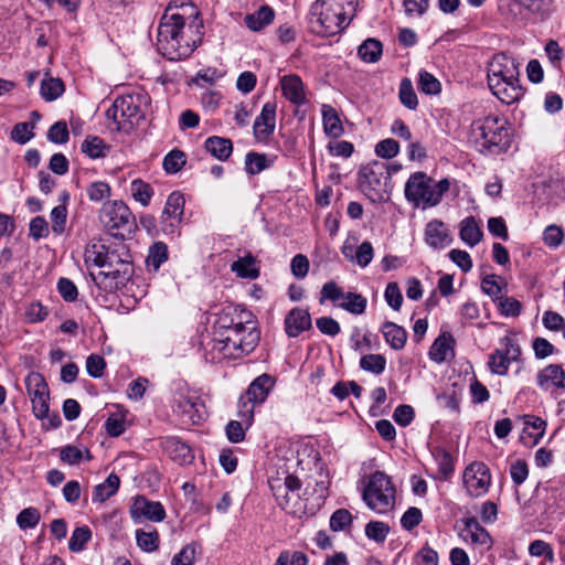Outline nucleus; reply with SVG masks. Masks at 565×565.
<instances>
[{"label": "nucleus", "mask_w": 565, "mask_h": 565, "mask_svg": "<svg viewBox=\"0 0 565 565\" xmlns=\"http://www.w3.org/2000/svg\"><path fill=\"white\" fill-rule=\"evenodd\" d=\"M203 22L190 0H171L160 20L158 51L170 61L189 57L201 44Z\"/></svg>", "instance_id": "f257e3e1"}, {"label": "nucleus", "mask_w": 565, "mask_h": 565, "mask_svg": "<svg viewBox=\"0 0 565 565\" xmlns=\"http://www.w3.org/2000/svg\"><path fill=\"white\" fill-rule=\"evenodd\" d=\"M260 334L254 321H244L228 308L222 310L213 326L212 339L205 347V359L212 363L238 359L250 353Z\"/></svg>", "instance_id": "f03ea898"}, {"label": "nucleus", "mask_w": 565, "mask_h": 565, "mask_svg": "<svg viewBox=\"0 0 565 565\" xmlns=\"http://www.w3.org/2000/svg\"><path fill=\"white\" fill-rule=\"evenodd\" d=\"M519 64L503 53L492 57L488 66V85L492 94L503 104L511 105L521 99L523 88L519 83Z\"/></svg>", "instance_id": "7ed1b4c3"}, {"label": "nucleus", "mask_w": 565, "mask_h": 565, "mask_svg": "<svg viewBox=\"0 0 565 565\" xmlns=\"http://www.w3.org/2000/svg\"><path fill=\"white\" fill-rule=\"evenodd\" d=\"M149 104L150 97L142 89L118 96L106 111L108 127L118 132L130 134L145 118Z\"/></svg>", "instance_id": "20e7f679"}, {"label": "nucleus", "mask_w": 565, "mask_h": 565, "mask_svg": "<svg viewBox=\"0 0 565 565\" xmlns=\"http://www.w3.org/2000/svg\"><path fill=\"white\" fill-rule=\"evenodd\" d=\"M134 273L130 255L124 245L110 248L106 255L102 269L92 271L94 282L106 292H114L122 288Z\"/></svg>", "instance_id": "39448f33"}, {"label": "nucleus", "mask_w": 565, "mask_h": 565, "mask_svg": "<svg viewBox=\"0 0 565 565\" xmlns=\"http://www.w3.org/2000/svg\"><path fill=\"white\" fill-rule=\"evenodd\" d=\"M471 129L480 152L499 153L510 147V134L503 117L488 115L476 119Z\"/></svg>", "instance_id": "423d86ee"}, {"label": "nucleus", "mask_w": 565, "mask_h": 565, "mask_svg": "<svg viewBox=\"0 0 565 565\" xmlns=\"http://www.w3.org/2000/svg\"><path fill=\"white\" fill-rule=\"evenodd\" d=\"M449 185L447 179L434 182L424 172H415L405 184V198L415 206H435L441 201L444 193L449 190Z\"/></svg>", "instance_id": "0eeeda50"}, {"label": "nucleus", "mask_w": 565, "mask_h": 565, "mask_svg": "<svg viewBox=\"0 0 565 565\" xmlns=\"http://www.w3.org/2000/svg\"><path fill=\"white\" fill-rule=\"evenodd\" d=\"M354 11V0H317L313 14L326 35H334L345 29Z\"/></svg>", "instance_id": "6e6552de"}, {"label": "nucleus", "mask_w": 565, "mask_h": 565, "mask_svg": "<svg viewBox=\"0 0 565 565\" xmlns=\"http://www.w3.org/2000/svg\"><path fill=\"white\" fill-rule=\"evenodd\" d=\"M362 498L367 508L376 513L384 514L395 507L396 489L386 473L375 471L369 477Z\"/></svg>", "instance_id": "1a4fd4ad"}, {"label": "nucleus", "mask_w": 565, "mask_h": 565, "mask_svg": "<svg viewBox=\"0 0 565 565\" xmlns=\"http://www.w3.org/2000/svg\"><path fill=\"white\" fill-rule=\"evenodd\" d=\"M172 412L181 425L191 427L204 419L205 405L195 391L181 387L173 395Z\"/></svg>", "instance_id": "9d476101"}, {"label": "nucleus", "mask_w": 565, "mask_h": 565, "mask_svg": "<svg viewBox=\"0 0 565 565\" xmlns=\"http://www.w3.org/2000/svg\"><path fill=\"white\" fill-rule=\"evenodd\" d=\"M99 221L114 236L124 237L135 226V217L126 203L119 200L107 202L99 212Z\"/></svg>", "instance_id": "9b49d317"}, {"label": "nucleus", "mask_w": 565, "mask_h": 565, "mask_svg": "<svg viewBox=\"0 0 565 565\" xmlns=\"http://www.w3.org/2000/svg\"><path fill=\"white\" fill-rule=\"evenodd\" d=\"M388 178V164L381 161H372L360 169L359 184L371 200H382Z\"/></svg>", "instance_id": "f8f14e48"}, {"label": "nucleus", "mask_w": 565, "mask_h": 565, "mask_svg": "<svg viewBox=\"0 0 565 565\" xmlns=\"http://www.w3.org/2000/svg\"><path fill=\"white\" fill-rule=\"evenodd\" d=\"M274 383L270 375L262 374L249 384L247 391L239 397L238 407H241V414L245 417L246 423L254 419L255 407L266 401Z\"/></svg>", "instance_id": "ddd939ff"}, {"label": "nucleus", "mask_w": 565, "mask_h": 565, "mask_svg": "<svg viewBox=\"0 0 565 565\" xmlns=\"http://www.w3.org/2000/svg\"><path fill=\"white\" fill-rule=\"evenodd\" d=\"M331 300L338 302V306L352 315H362L367 305V300L361 294L344 292L334 281H329L322 286L320 302Z\"/></svg>", "instance_id": "4468645a"}, {"label": "nucleus", "mask_w": 565, "mask_h": 565, "mask_svg": "<svg viewBox=\"0 0 565 565\" xmlns=\"http://www.w3.org/2000/svg\"><path fill=\"white\" fill-rule=\"evenodd\" d=\"M24 383L34 416L40 419L45 418L49 414L50 393L44 377L38 372H30Z\"/></svg>", "instance_id": "2eb2a0df"}, {"label": "nucleus", "mask_w": 565, "mask_h": 565, "mask_svg": "<svg viewBox=\"0 0 565 565\" xmlns=\"http://www.w3.org/2000/svg\"><path fill=\"white\" fill-rule=\"evenodd\" d=\"M491 483L490 470L481 461L471 462L463 472V486L469 495L478 498L488 492Z\"/></svg>", "instance_id": "dca6fc26"}, {"label": "nucleus", "mask_w": 565, "mask_h": 565, "mask_svg": "<svg viewBox=\"0 0 565 565\" xmlns=\"http://www.w3.org/2000/svg\"><path fill=\"white\" fill-rule=\"evenodd\" d=\"M184 211V198L183 195L174 191L170 193L167 199L164 209L162 211V231L166 234H174L179 224L181 223V218Z\"/></svg>", "instance_id": "f3484780"}, {"label": "nucleus", "mask_w": 565, "mask_h": 565, "mask_svg": "<svg viewBox=\"0 0 565 565\" xmlns=\"http://www.w3.org/2000/svg\"><path fill=\"white\" fill-rule=\"evenodd\" d=\"M276 102H267L263 105L260 114L256 117L253 125V134L257 141L267 142L275 132L276 128Z\"/></svg>", "instance_id": "a211bd4d"}, {"label": "nucleus", "mask_w": 565, "mask_h": 565, "mask_svg": "<svg viewBox=\"0 0 565 565\" xmlns=\"http://www.w3.org/2000/svg\"><path fill=\"white\" fill-rule=\"evenodd\" d=\"M130 515L136 523L141 522L142 520L161 522L166 518V510L160 502L150 501L140 495L135 498L130 508Z\"/></svg>", "instance_id": "6ab92c4d"}, {"label": "nucleus", "mask_w": 565, "mask_h": 565, "mask_svg": "<svg viewBox=\"0 0 565 565\" xmlns=\"http://www.w3.org/2000/svg\"><path fill=\"white\" fill-rule=\"evenodd\" d=\"M341 253L348 262L355 264L361 268L367 267L374 257L372 243L364 241L358 246L356 238H348L341 247Z\"/></svg>", "instance_id": "aec40b11"}, {"label": "nucleus", "mask_w": 565, "mask_h": 565, "mask_svg": "<svg viewBox=\"0 0 565 565\" xmlns=\"http://www.w3.org/2000/svg\"><path fill=\"white\" fill-rule=\"evenodd\" d=\"M424 241L430 248L439 250L452 243V236L448 226L443 221L435 218L426 224Z\"/></svg>", "instance_id": "412c9836"}, {"label": "nucleus", "mask_w": 565, "mask_h": 565, "mask_svg": "<svg viewBox=\"0 0 565 565\" xmlns=\"http://www.w3.org/2000/svg\"><path fill=\"white\" fill-rule=\"evenodd\" d=\"M460 537L467 543L484 548H490L492 545V539L489 532L482 527L473 516L463 520V529L460 532Z\"/></svg>", "instance_id": "4be33fe9"}, {"label": "nucleus", "mask_w": 565, "mask_h": 565, "mask_svg": "<svg viewBox=\"0 0 565 565\" xmlns=\"http://www.w3.org/2000/svg\"><path fill=\"white\" fill-rule=\"evenodd\" d=\"M524 427L521 434V441L526 447L536 446L543 438L546 429V422L535 415L523 416Z\"/></svg>", "instance_id": "5701e85b"}, {"label": "nucleus", "mask_w": 565, "mask_h": 565, "mask_svg": "<svg viewBox=\"0 0 565 565\" xmlns=\"http://www.w3.org/2000/svg\"><path fill=\"white\" fill-rule=\"evenodd\" d=\"M163 451L177 463H191L194 456L191 448L177 437H166L160 440Z\"/></svg>", "instance_id": "b1692460"}, {"label": "nucleus", "mask_w": 565, "mask_h": 565, "mask_svg": "<svg viewBox=\"0 0 565 565\" xmlns=\"http://www.w3.org/2000/svg\"><path fill=\"white\" fill-rule=\"evenodd\" d=\"M284 327L288 337L296 338L311 328L310 313L306 309L294 308L286 316Z\"/></svg>", "instance_id": "393cba45"}, {"label": "nucleus", "mask_w": 565, "mask_h": 565, "mask_svg": "<svg viewBox=\"0 0 565 565\" xmlns=\"http://www.w3.org/2000/svg\"><path fill=\"white\" fill-rule=\"evenodd\" d=\"M284 97L291 104L300 106L306 103L305 85L300 76L296 74L285 75L280 78Z\"/></svg>", "instance_id": "a878e982"}, {"label": "nucleus", "mask_w": 565, "mask_h": 565, "mask_svg": "<svg viewBox=\"0 0 565 565\" xmlns=\"http://www.w3.org/2000/svg\"><path fill=\"white\" fill-rule=\"evenodd\" d=\"M536 382L544 391L565 388V372L561 365L550 364L537 373Z\"/></svg>", "instance_id": "bb28decb"}, {"label": "nucleus", "mask_w": 565, "mask_h": 565, "mask_svg": "<svg viewBox=\"0 0 565 565\" xmlns=\"http://www.w3.org/2000/svg\"><path fill=\"white\" fill-rule=\"evenodd\" d=\"M275 11L269 6H262L257 11L246 14L245 25L253 32H259L273 23Z\"/></svg>", "instance_id": "cd10ccee"}, {"label": "nucleus", "mask_w": 565, "mask_h": 565, "mask_svg": "<svg viewBox=\"0 0 565 565\" xmlns=\"http://www.w3.org/2000/svg\"><path fill=\"white\" fill-rule=\"evenodd\" d=\"M204 147L211 156L220 161H226L233 151L231 139L218 136L209 137L204 142Z\"/></svg>", "instance_id": "c85d7f7f"}, {"label": "nucleus", "mask_w": 565, "mask_h": 565, "mask_svg": "<svg viewBox=\"0 0 565 565\" xmlns=\"http://www.w3.org/2000/svg\"><path fill=\"white\" fill-rule=\"evenodd\" d=\"M231 270L241 278L256 279L259 276V267L257 266V260L249 253L233 262L231 265Z\"/></svg>", "instance_id": "c756f323"}, {"label": "nucleus", "mask_w": 565, "mask_h": 565, "mask_svg": "<svg viewBox=\"0 0 565 565\" xmlns=\"http://www.w3.org/2000/svg\"><path fill=\"white\" fill-rule=\"evenodd\" d=\"M382 333L386 343L394 350H401L405 347L407 332L404 328L394 322H385L382 326Z\"/></svg>", "instance_id": "7c9ffc66"}, {"label": "nucleus", "mask_w": 565, "mask_h": 565, "mask_svg": "<svg viewBox=\"0 0 565 565\" xmlns=\"http://www.w3.org/2000/svg\"><path fill=\"white\" fill-rule=\"evenodd\" d=\"M459 236L468 246H476L482 238V231L473 216L463 218L460 222Z\"/></svg>", "instance_id": "2f4dec72"}, {"label": "nucleus", "mask_w": 565, "mask_h": 565, "mask_svg": "<svg viewBox=\"0 0 565 565\" xmlns=\"http://www.w3.org/2000/svg\"><path fill=\"white\" fill-rule=\"evenodd\" d=\"M322 122L326 135L338 138L343 134V126L337 110L330 105H322Z\"/></svg>", "instance_id": "473e14b6"}, {"label": "nucleus", "mask_w": 565, "mask_h": 565, "mask_svg": "<svg viewBox=\"0 0 565 565\" xmlns=\"http://www.w3.org/2000/svg\"><path fill=\"white\" fill-rule=\"evenodd\" d=\"M383 54V44L380 40L369 38L364 40L358 47V56L364 63H376Z\"/></svg>", "instance_id": "72a5a7b5"}, {"label": "nucleus", "mask_w": 565, "mask_h": 565, "mask_svg": "<svg viewBox=\"0 0 565 565\" xmlns=\"http://www.w3.org/2000/svg\"><path fill=\"white\" fill-rule=\"evenodd\" d=\"M119 484V477L115 473H110L104 482L95 486L92 494L93 501L99 503L105 502L118 491Z\"/></svg>", "instance_id": "f704fd0d"}, {"label": "nucleus", "mask_w": 565, "mask_h": 565, "mask_svg": "<svg viewBox=\"0 0 565 565\" xmlns=\"http://www.w3.org/2000/svg\"><path fill=\"white\" fill-rule=\"evenodd\" d=\"M60 459L66 465L75 466L82 460L90 461L93 456L84 446L66 445L60 449Z\"/></svg>", "instance_id": "c9c22d12"}, {"label": "nucleus", "mask_w": 565, "mask_h": 565, "mask_svg": "<svg viewBox=\"0 0 565 565\" xmlns=\"http://www.w3.org/2000/svg\"><path fill=\"white\" fill-rule=\"evenodd\" d=\"M110 247L100 241H92L85 249V262L102 269Z\"/></svg>", "instance_id": "e433bc0d"}, {"label": "nucleus", "mask_w": 565, "mask_h": 565, "mask_svg": "<svg viewBox=\"0 0 565 565\" xmlns=\"http://www.w3.org/2000/svg\"><path fill=\"white\" fill-rule=\"evenodd\" d=\"M269 487L278 505L288 513H296L292 500L298 499V494L295 495L290 491H284V487L280 484V479L278 478L269 480Z\"/></svg>", "instance_id": "4c0bfd02"}, {"label": "nucleus", "mask_w": 565, "mask_h": 565, "mask_svg": "<svg viewBox=\"0 0 565 565\" xmlns=\"http://www.w3.org/2000/svg\"><path fill=\"white\" fill-rule=\"evenodd\" d=\"M452 338L450 334L448 335H439L429 350L430 360L441 363L447 360V358L452 353L451 349Z\"/></svg>", "instance_id": "58836bf2"}, {"label": "nucleus", "mask_w": 565, "mask_h": 565, "mask_svg": "<svg viewBox=\"0 0 565 565\" xmlns=\"http://www.w3.org/2000/svg\"><path fill=\"white\" fill-rule=\"evenodd\" d=\"M237 416L239 420H231L226 427V437L231 443L237 444L244 440L245 431L250 427L253 419L249 423L245 422V417L241 414V407H238Z\"/></svg>", "instance_id": "ea45409f"}, {"label": "nucleus", "mask_w": 565, "mask_h": 565, "mask_svg": "<svg viewBox=\"0 0 565 565\" xmlns=\"http://www.w3.org/2000/svg\"><path fill=\"white\" fill-rule=\"evenodd\" d=\"M273 162L267 154L252 151L245 156V170L248 174L255 175L271 167Z\"/></svg>", "instance_id": "a19ab883"}, {"label": "nucleus", "mask_w": 565, "mask_h": 565, "mask_svg": "<svg viewBox=\"0 0 565 565\" xmlns=\"http://www.w3.org/2000/svg\"><path fill=\"white\" fill-rule=\"evenodd\" d=\"M168 260V246L163 242H157L149 247L146 258L148 269L157 271Z\"/></svg>", "instance_id": "79ce46f5"}, {"label": "nucleus", "mask_w": 565, "mask_h": 565, "mask_svg": "<svg viewBox=\"0 0 565 565\" xmlns=\"http://www.w3.org/2000/svg\"><path fill=\"white\" fill-rule=\"evenodd\" d=\"M130 193L142 206H148L153 196V189L143 180L136 179L130 183Z\"/></svg>", "instance_id": "37998d69"}, {"label": "nucleus", "mask_w": 565, "mask_h": 565, "mask_svg": "<svg viewBox=\"0 0 565 565\" xmlns=\"http://www.w3.org/2000/svg\"><path fill=\"white\" fill-rule=\"evenodd\" d=\"M398 98L399 102L405 106L406 108L411 110H415L418 106V99L417 95L414 90L412 81L407 77H404L401 81L399 89H398Z\"/></svg>", "instance_id": "c03bdc74"}, {"label": "nucleus", "mask_w": 565, "mask_h": 565, "mask_svg": "<svg viewBox=\"0 0 565 565\" xmlns=\"http://www.w3.org/2000/svg\"><path fill=\"white\" fill-rule=\"evenodd\" d=\"M64 92V84L60 78L47 77L41 83V96L52 102L58 98Z\"/></svg>", "instance_id": "a18cd8bd"}, {"label": "nucleus", "mask_w": 565, "mask_h": 565, "mask_svg": "<svg viewBox=\"0 0 565 565\" xmlns=\"http://www.w3.org/2000/svg\"><path fill=\"white\" fill-rule=\"evenodd\" d=\"M108 148L99 137H87L82 143V151L90 159H98L106 156Z\"/></svg>", "instance_id": "49530a36"}, {"label": "nucleus", "mask_w": 565, "mask_h": 565, "mask_svg": "<svg viewBox=\"0 0 565 565\" xmlns=\"http://www.w3.org/2000/svg\"><path fill=\"white\" fill-rule=\"evenodd\" d=\"M385 366L386 360L382 354H366L360 359V367L375 375L383 373Z\"/></svg>", "instance_id": "de8ad7c7"}, {"label": "nucleus", "mask_w": 565, "mask_h": 565, "mask_svg": "<svg viewBox=\"0 0 565 565\" xmlns=\"http://www.w3.org/2000/svg\"><path fill=\"white\" fill-rule=\"evenodd\" d=\"M49 316V309L40 301L30 302L24 309V319L28 323H40Z\"/></svg>", "instance_id": "09e8293b"}, {"label": "nucleus", "mask_w": 565, "mask_h": 565, "mask_svg": "<svg viewBox=\"0 0 565 565\" xmlns=\"http://www.w3.org/2000/svg\"><path fill=\"white\" fill-rule=\"evenodd\" d=\"M92 539V531L88 526L83 525L76 527L68 541V548L72 552H81L85 544Z\"/></svg>", "instance_id": "8fccbe9b"}, {"label": "nucleus", "mask_w": 565, "mask_h": 565, "mask_svg": "<svg viewBox=\"0 0 565 565\" xmlns=\"http://www.w3.org/2000/svg\"><path fill=\"white\" fill-rule=\"evenodd\" d=\"M185 154L183 151L171 150L163 159V169L167 173L174 174L179 172L185 164Z\"/></svg>", "instance_id": "3c124183"}, {"label": "nucleus", "mask_w": 565, "mask_h": 565, "mask_svg": "<svg viewBox=\"0 0 565 565\" xmlns=\"http://www.w3.org/2000/svg\"><path fill=\"white\" fill-rule=\"evenodd\" d=\"M86 193L92 202H102L111 194L110 185L105 181H95L87 185Z\"/></svg>", "instance_id": "603ef678"}, {"label": "nucleus", "mask_w": 565, "mask_h": 565, "mask_svg": "<svg viewBox=\"0 0 565 565\" xmlns=\"http://www.w3.org/2000/svg\"><path fill=\"white\" fill-rule=\"evenodd\" d=\"M138 546L145 552H152L158 548L159 534L157 531L146 532L138 529L136 531Z\"/></svg>", "instance_id": "864d4df0"}, {"label": "nucleus", "mask_w": 565, "mask_h": 565, "mask_svg": "<svg viewBox=\"0 0 565 565\" xmlns=\"http://www.w3.org/2000/svg\"><path fill=\"white\" fill-rule=\"evenodd\" d=\"M418 87L425 94L435 95L440 92L441 85L433 74L422 71L418 75Z\"/></svg>", "instance_id": "5fc2aeb1"}, {"label": "nucleus", "mask_w": 565, "mask_h": 565, "mask_svg": "<svg viewBox=\"0 0 565 565\" xmlns=\"http://www.w3.org/2000/svg\"><path fill=\"white\" fill-rule=\"evenodd\" d=\"M199 547L200 545L196 542H192L185 545L178 554L173 556L171 565H193Z\"/></svg>", "instance_id": "6e6d98bb"}, {"label": "nucleus", "mask_w": 565, "mask_h": 565, "mask_svg": "<svg viewBox=\"0 0 565 565\" xmlns=\"http://www.w3.org/2000/svg\"><path fill=\"white\" fill-rule=\"evenodd\" d=\"M40 512L35 508L23 509L17 516V523L22 530L33 529L40 522Z\"/></svg>", "instance_id": "4d7b16f0"}, {"label": "nucleus", "mask_w": 565, "mask_h": 565, "mask_svg": "<svg viewBox=\"0 0 565 565\" xmlns=\"http://www.w3.org/2000/svg\"><path fill=\"white\" fill-rule=\"evenodd\" d=\"M390 532V526L381 521L369 522L365 526V535L377 543L386 540Z\"/></svg>", "instance_id": "13d9d810"}, {"label": "nucleus", "mask_w": 565, "mask_h": 565, "mask_svg": "<svg viewBox=\"0 0 565 565\" xmlns=\"http://www.w3.org/2000/svg\"><path fill=\"white\" fill-rule=\"evenodd\" d=\"M399 152V143L393 138L381 140L375 146V153L383 159H392Z\"/></svg>", "instance_id": "bf43d9fd"}, {"label": "nucleus", "mask_w": 565, "mask_h": 565, "mask_svg": "<svg viewBox=\"0 0 565 565\" xmlns=\"http://www.w3.org/2000/svg\"><path fill=\"white\" fill-rule=\"evenodd\" d=\"M67 220V209L64 204H58L51 211L52 231L61 235L65 231Z\"/></svg>", "instance_id": "052dcab7"}, {"label": "nucleus", "mask_w": 565, "mask_h": 565, "mask_svg": "<svg viewBox=\"0 0 565 565\" xmlns=\"http://www.w3.org/2000/svg\"><path fill=\"white\" fill-rule=\"evenodd\" d=\"M384 298L387 305L395 311H398L403 303V296L397 282L392 281L386 285Z\"/></svg>", "instance_id": "680f3d73"}, {"label": "nucleus", "mask_w": 565, "mask_h": 565, "mask_svg": "<svg viewBox=\"0 0 565 565\" xmlns=\"http://www.w3.org/2000/svg\"><path fill=\"white\" fill-rule=\"evenodd\" d=\"M510 364L511 362L503 355L502 350H495L489 360V367L491 372L498 375H505Z\"/></svg>", "instance_id": "e2e57ef3"}, {"label": "nucleus", "mask_w": 565, "mask_h": 565, "mask_svg": "<svg viewBox=\"0 0 565 565\" xmlns=\"http://www.w3.org/2000/svg\"><path fill=\"white\" fill-rule=\"evenodd\" d=\"M500 313L505 317H518L521 313L522 305L513 297H501L498 300Z\"/></svg>", "instance_id": "0e129e2a"}, {"label": "nucleus", "mask_w": 565, "mask_h": 565, "mask_svg": "<svg viewBox=\"0 0 565 565\" xmlns=\"http://www.w3.org/2000/svg\"><path fill=\"white\" fill-rule=\"evenodd\" d=\"M68 129L65 121H57L53 124L47 132V139L57 145H62L67 142L68 140Z\"/></svg>", "instance_id": "69168bd1"}, {"label": "nucleus", "mask_w": 565, "mask_h": 565, "mask_svg": "<svg viewBox=\"0 0 565 565\" xmlns=\"http://www.w3.org/2000/svg\"><path fill=\"white\" fill-rule=\"evenodd\" d=\"M352 523V515L345 509L334 511L330 518V527L333 531H343Z\"/></svg>", "instance_id": "338daca9"}, {"label": "nucleus", "mask_w": 565, "mask_h": 565, "mask_svg": "<svg viewBox=\"0 0 565 565\" xmlns=\"http://www.w3.org/2000/svg\"><path fill=\"white\" fill-rule=\"evenodd\" d=\"M422 511L418 508L411 507L402 515L401 525L404 530L412 531L422 522Z\"/></svg>", "instance_id": "774afa93"}]
</instances>
